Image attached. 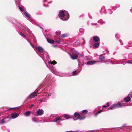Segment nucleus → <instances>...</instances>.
Wrapping results in <instances>:
<instances>
[{"label": "nucleus", "mask_w": 132, "mask_h": 132, "mask_svg": "<svg viewBox=\"0 0 132 132\" xmlns=\"http://www.w3.org/2000/svg\"><path fill=\"white\" fill-rule=\"evenodd\" d=\"M35 47L37 50L40 52L39 53H38V52H36V53L43 59L46 63L45 61L47 60H49V59L48 53L45 52L44 49L41 46H36Z\"/></svg>", "instance_id": "obj_1"}, {"label": "nucleus", "mask_w": 132, "mask_h": 132, "mask_svg": "<svg viewBox=\"0 0 132 132\" xmlns=\"http://www.w3.org/2000/svg\"><path fill=\"white\" fill-rule=\"evenodd\" d=\"M59 16L62 20L66 21L69 18V15L68 12L64 10L59 12Z\"/></svg>", "instance_id": "obj_2"}, {"label": "nucleus", "mask_w": 132, "mask_h": 132, "mask_svg": "<svg viewBox=\"0 0 132 132\" xmlns=\"http://www.w3.org/2000/svg\"><path fill=\"white\" fill-rule=\"evenodd\" d=\"M16 23L17 26L21 30H24L25 33H26L27 32H29L30 31L25 26L22 25L19 22H17Z\"/></svg>", "instance_id": "obj_3"}, {"label": "nucleus", "mask_w": 132, "mask_h": 132, "mask_svg": "<svg viewBox=\"0 0 132 132\" xmlns=\"http://www.w3.org/2000/svg\"><path fill=\"white\" fill-rule=\"evenodd\" d=\"M20 11L22 12V13L23 15L27 19H28L31 17L30 14L27 13L26 10L23 9L22 7H20V6H18Z\"/></svg>", "instance_id": "obj_4"}, {"label": "nucleus", "mask_w": 132, "mask_h": 132, "mask_svg": "<svg viewBox=\"0 0 132 132\" xmlns=\"http://www.w3.org/2000/svg\"><path fill=\"white\" fill-rule=\"evenodd\" d=\"M74 116L75 117L76 119L74 118L75 120H76L78 119H80L81 120L84 119L85 117H81L80 115L77 112H75L74 114Z\"/></svg>", "instance_id": "obj_5"}, {"label": "nucleus", "mask_w": 132, "mask_h": 132, "mask_svg": "<svg viewBox=\"0 0 132 132\" xmlns=\"http://www.w3.org/2000/svg\"><path fill=\"white\" fill-rule=\"evenodd\" d=\"M79 55V53L77 52H75L72 55H70L71 58L73 60L76 59L77 58Z\"/></svg>", "instance_id": "obj_6"}, {"label": "nucleus", "mask_w": 132, "mask_h": 132, "mask_svg": "<svg viewBox=\"0 0 132 132\" xmlns=\"http://www.w3.org/2000/svg\"><path fill=\"white\" fill-rule=\"evenodd\" d=\"M37 92L34 91V92L31 93L28 97L29 98H34L35 96L37 94Z\"/></svg>", "instance_id": "obj_7"}, {"label": "nucleus", "mask_w": 132, "mask_h": 132, "mask_svg": "<svg viewBox=\"0 0 132 132\" xmlns=\"http://www.w3.org/2000/svg\"><path fill=\"white\" fill-rule=\"evenodd\" d=\"M44 111L41 109H39L36 112V113L38 115L40 116L43 114Z\"/></svg>", "instance_id": "obj_8"}, {"label": "nucleus", "mask_w": 132, "mask_h": 132, "mask_svg": "<svg viewBox=\"0 0 132 132\" xmlns=\"http://www.w3.org/2000/svg\"><path fill=\"white\" fill-rule=\"evenodd\" d=\"M46 66L51 71L52 73L55 74V73H56V71L55 69L54 68V67L52 66V67L50 68L49 67L48 65L46 64Z\"/></svg>", "instance_id": "obj_9"}, {"label": "nucleus", "mask_w": 132, "mask_h": 132, "mask_svg": "<svg viewBox=\"0 0 132 132\" xmlns=\"http://www.w3.org/2000/svg\"><path fill=\"white\" fill-rule=\"evenodd\" d=\"M101 61H90L88 62H87L86 63V64L88 65H91L93 64H94L96 62H101Z\"/></svg>", "instance_id": "obj_10"}, {"label": "nucleus", "mask_w": 132, "mask_h": 132, "mask_svg": "<svg viewBox=\"0 0 132 132\" xmlns=\"http://www.w3.org/2000/svg\"><path fill=\"white\" fill-rule=\"evenodd\" d=\"M100 12V13L101 14L103 13L106 14V10L105 9V7L104 6L102 7Z\"/></svg>", "instance_id": "obj_11"}, {"label": "nucleus", "mask_w": 132, "mask_h": 132, "mask_svg": "<svg viewBox=\"0 0 132 132\" xmlns=\"http://www.w3.org/2000/svg\"><path fill=\"white\" fill-rule=\"evenodd\" d=\"M93 39L96 42H98L100 40L99 37L97 36H95L93 37Z\"/></svg>", "instance_id": "obj_12"}, {"label": "nucleus", "mask_w": 132, "mask_h": 132, "mask_svg": "<svg viewBox=\"0 0 132 132\" xmlns=\"http://www.w3.org/2000/svg\"><path fill=\"white\" fill-rule=\"evenodd\" d=\"M11 116L12 118L14 119L16 118L18 116V115L17 113H14L11 114Z\"/></svg>", "instance_id": "obj_13"}, {"label": "nucleus", "mask_w": 132, "mask_h": 132, "mask_svg": "<svg viewBox=\"0 0 132 132\" xmlns=\"http://www.w3.org/2000/svg\"><path fill=\"white\" fill-rule=\"evenodd\" d=\"M124 100L125 102H128L131 100L130 97H127L124 99Z\"/></svg>", "instance_id": "obj_14"}, {"label": "nucleus", "mask_w": 132, "mask_h": 132, "mask_svg": "<svg viewBox=\"0 0 132 132\" xmlns=\"http://www.w3.org/2000/svg\"><path fill=\"white\" fill-rule=\"evenodd\" d=\"M115 105L116 108L121 107L124 106L123 104H122L120 102H119L117 103Z\"/></svg>", "instance_id": "obj_15"}, {"label": "nucleus", "mask_w": 132, "mask_h": 132, "mask_svg": "<svg viewBox=\"0 0 132 132\" xmlns=\"http://www.w3.org/2000/svg\"><path fill=\"white\" fill-rule=\"evenodd\" d=\"M7 118H4L0 120V125L3 124L5 123L7 121H5V120Z\"/></svg>", "instance_id": "obj_16"}, {"label": "nucleus", "mask_w": 132, "mask_h": 132, "mask_svg": "<svg viewBox=\"0 0 132 132\" xmlns=\"http://www.w3.org/2000/svg\"><path fill=\"white\" fill-rule=\"evenodd\" d=\"M100 44V42L95 43L93 45V47L94 48H96L98 47Z\"/></svg>", "instance_id": "obj_17"}, {"label": "nucleus", "mask_w": 132, "mask_h": 132, "mask_svg": "<svg viewBox=\"0 0 132 132\" xmlns=\"http://www.w3.org/2000/svg\"><path fill=\"white\" fill-rule=\"evenodd\" d=\"M47 41L50 43L52 44L55 42V41L54 40H51L50 39L47 38Z\"/></svg>", "instance_id": "obj_18"}, {"label": "nucleus", "mask_w": 132, "mask_h": 132, "mask_svg": "<svg viewBox=\"0 0 132 132\" xmlns=\"http://www.w3.org/2000/svg\"><path fill=\"white\" fill-rule=\"evenodd\" d=\"M61 119V118L60 117H58L56 118L53 121L55 122H57V121Z\"/></svg>", "instance_id": "obj_19"}, {"label": "nucleus", "mask_w": 132, "mask_h": 132, "mask_svg": "<svg viewBox=\"0 0 132 132\" xmlns=\"http://www.w3.org/2000/svg\"><path fill=\"white\" fill-rule=\"evenodd\" d=\"M48 62L49 64H50L51 65H54L57 63V62L54 60L52 62L49 61Z\"/></svg>", "instance_id": "obj_20"}, {"label": "nucleus", "mask_w": 132, "mask_h": 132, "mask_svg": "<svg viewBox=\"0 0 132 132\" xmlns=\"http://www.w3.org/2000/svg\"><path fill=\"white\" fill-rule=\"evenodd\" d=\"M105 58V56L102 54H101L100 55L99 59L100 60H103Z\"/></svg>", "instance_id": "obj_21"}, {"label": "nucleus", "mask_w": 132, "mask_h": 132, "mask_svg": "<svg viewBox=\"0 0 132 132\" xmlns=\"http://www.w3.org/2000/svg\"><path fill=\"white\" fill-rule=\"evenodd\" d=\"M116 108V105L113 104L110 106L109 109H110L112 110L115 109Z\"/></svg>", "instance_id": "obj_22"}, {"label": "nucleus", "mask_w": 132, "mask_h": 132, "mask_svg": "<svg viewBox=\"0 0 132 132\" xmlns=\"http://www.w3.org/2000/svg\"><path fill=\"white\" fill-rule=\"evenodd\" d=\"M98 22L100 23L105 24V21H103L102 19H100L98 21Z\"/></svg>", "instance_id": "obj_23"}, {"label": "nucleus", "mask_w": 132, "mask_h": 132, "mask_svg": "<svg viewBox=\"0 0 132 132\" xmlns=\"http://www.w3.org/2000/svg\"><path fill=\"white\" fill-rule=\"evenodd\" d=\"M79 31L80 33L82 34V35L84 31V29L82 28H80L79 29Z\"/></svg>", "instance_id": "obj_24"}, {"label": "nucleus", "mask_w": 132, "mask_h": 132, "mask_svg": "<svg viewBox=\"0 0 132 132\" xmlns=\"http://www.w3.org/2000/svg\"><path fill=\"white\" fill-rule=\"evenodd\" d=\"M68 36V35L67 34H64L61 35L60 37L62 38H63L67 37Z\"/></svg>", "instance_id": "obj_25"}, {"label": "nucleus", "mask_w": 132, "mask_h": 132, "mask_svg": "<svg viewBox=\"0 0 132 132\" xmlns=\"http://www.w3.org/2000/svg\"><path fill=\"white\" fill-rule=\"evenodd\" d=\"M31 113V112L30 111H28L24 113V115L26 116H28L30 115Z\"/></svg>", "instance_id": "obj_26"}, {"label": "nucleus", "mask_w": 132, "mask_h": 132, "mask_svg": "<svg viewBox=\"0 0 132 132\" xmlns=\"http://www.w3.org/2000/svg\"><path fill=\"white\" fill-rule=\"evenodd\" d=\"M15 1L16 5L17 6H20V1H18L17 0H15Z\"/></svg>", "instance_id": "obj_27"}, {"label": "nucleus", "mask_w": 132, "mask_h": 132, "mask_svg": "<svg viewBox=\"0 0 132 132\" xmlns=\"http://www.w3.org/2000/svg\"><path fill=\"white\" fill-rule=\"evenodd\" d=\"M19 34L20 35L23 37H26L25 35L21 32H20L19 33Z\"/></svg>", "instance_id": "obj_28"}, {"label": "nucleus", "mask_w": 132, "mask_h": 132, "mask_svg": "<svg viewBox=\"0 0 132 132\" xmlns=\"http://www.w3.org/2000/svg\"><path fill=\"white\" fill-rule=\"evenodd\" d=\"M108 13L110 14H111L112 13V11L110 9H109L108 10Z\"/></svg>", "instance_id": "obj_29"}, {"label": "nucleus", "mask_w": 132, "mask_h": 132, "mask_svg": "<svg viewBox=\"0 0 132 132\" xmlns=\"http://www.w3.org/2000/svg\"><path fill=\"white\" fill-rule=\"evenodd\" d=\"M32 120L34 122H37V120L35 117H33L32 118Z\"/></svg>", "instance_id": "obj_30"}, {"label": "nucleus", "mask_w": 132, "mask_h": 132, "mask_svg": "<svg viewBox=\"0 0 132 132\" xmlns=\"http://www.w3.org/2000/svg\"><path fill=\"white\" fill-rule=\"evenodd\" d=\"M126 63L132 64V60H129L126 62Z\"/></svg>", "instance_id": "obj_31"}, {"label": "nucleus", "mask_w": 132, "mask_h": 132, "mask_svg": "<svg viewBox=\"0 0 132 132\" xmlns=\"http://www.w3.org/2000/svg\"><path fill=\"white\" fill-rule=\"evenodd\" d=\"M27 40L28 41V42H29L30 45L33 47V48L34 49H35V47L32 44L31 42H30L28 41V40Z\"/></svg>", "instance_id": "obj_32"}, {"label": "nucleus", "mask_w": 132, "mask_h": 132, "mask_svg": "<svg viewBox=\"0 0 132 132\" xmlns=\"http://www.w3.org/2000/svg\"><path fill=\"white\" fill-rule=\"evenodd\" d=\"M116 38L117 39H119L120 38V35L118 34H116Z\"/></svg>", "instance_id": "obj_33"}, {"label": "nucleus", "mask_w": 132, "mask_h": 132, "mask_svg": "<svg viewBox=\"0 0 132 132\" xmlns=\"http://www.w3.org/2000/svg\"><path fill=\"white\" fill-rule=\"evenodd\" d=\"M103 110H100L99 111H98V112H97L96 113L95 115V116H97V115H98V114L100 113H101V112H102V111Z\"/></svg>", "instance_id": "obj_34"}, {"label": "nucleus", "mask_w": 132, "mask_h": 132, "mask_svg": "<svg viewBox=\"0 0 132 132\" xmlns=\"http://www.w3.org/2000/svg\"><path fill=\"white\" fill-rule=\"evenodd\" d=\"M56 42L57 43H60L61 42V39H59L58 40H56V41H55V42Z\"/></svg>", "instance_id": "obj_35"}, {"label": "nucleus", "mask_w": 132, "mask_h": 132, "mask_svg": "<svg viewBox=\"0 0 132 132\" xmlns=\"http://www.w3.org/2000/svg\"><path fill=\"white\" fill-rule=\"evenodd\" d=\"M69 115H67V114H66V115H65L64 116V117L65 118H66L67 119H68L69 118Z\"/></svg>", "instance_id": "obj_36"}, {"label": "nucleus", "mask_w": 132, "mask_h": 132, "mask_svg": "<svg viewBox=\"0 0 132 132\" xmlns=\"http://www.w3.org/2000/svg\"><path fill=\"white\" fill-rule=\"evenodd\" d=\"M56 34L57 35H59L61 34V31H56Z\"/></svg>", "instance_id": "obj_37"}, {"label": "nucleus", "mask_w": 132, "mask_h": 132, "mask_svg": "<svg viewBox=\"0 0 132 132\" xmlns=\"http://www.w3.org/2000/svg\"><path fill=\"white\" fill-rule=\"evenodd\" d=\"M82 113H86L88 112L87 110H82Z\"/></svg>", "instance_id": "obj_38"}, {"label": "nucleus", "mask_w": 132, "mask_h": 132, "mask_svg": "<svg viewBox=\"0 0 132 132\" xmlns=\"http://www.w3.org/2000/svg\"><path fill=\"white\" fill-rule=\"evenodd\" d=\"M16 108V107H14V108H9L8 109V110H10L12 109H15Z\"/></svg>", "instance_id": "obj_39"}, {"label": "nucleus", "mask_w": 132, "mask_h": 132, "mask_svg": "<svg viewBox=\"0 0 132 132\" xmlns=\"http://www.w3.org/2000/svg\"><path fill=\"white\" fill-rule=\"evenodd\" d=\"M91 24L92 25H97V23H92Z\"/></svg>", "instance_id": "obj_40"}, {"label": "nucleus", "mask_w": 132, "mask_h": 132, "mask_svg": "<svg viewBox=\"0 0 132 132\" xmlns=\"http://www.w3.org/2000/svg\"><path fill=\"white\" fill-rule=\"evenodd\" d=\"M43 5L44 6H45V7L48 6V5H46L45 3L44 4H43Z\"/></svg>", "instance_id": "obj_41"}, {"label": "nucleus", "mask_w": 132, "mask_h": 132, "mask_svg": "<svg viewBox=\"0 0 132 132\" xmlns=\"http://www.w3.org/2000/svg\"><path fill=\"white\" fill-rule=\"evenodd\" d=\"M119 41L121 43V45H123V43H122V40H119Z\"/></svg>", "instance_id": "obj_42"}, {"label": "nucleus", "mask_w": 132, "mask_h": 132, "mask_svg": "<svg viewBox=\"0 0 132 132\" xmlns=\"http://www.w3.org/2000/svg\"><path fill=\"white\" fill-rule=\"evenodd\" d=\"M76 72V71H74L73 72V74H75V72Z\"/></svg>", "instance_id": "obj_43"}, {"label": "nucleus", "mask_w": 132, "mask_h": 132, "mask_svg": "<svg viewBox=\"0 0 132 132\" xmlns=\"http://www.w3.org/2000/svg\"><path fill=\"white\" fill-rule=\"evenodd\" d=\"M120 7V5H118L116 7H115L116 8L117 7L118 8H119Z\"/></svg>", "instance_id": "obj_44"}, {"label": "nucleus", "mask_w": 132, "mask_h": 132, "mask_svg": "<svg viewBox=\"0 0 132 132\" xmlns=\"http://www.w3.org/2000/svg\"><path fill=\"white\" fill-rule=\"evenodd\" d=\"M107 106L108 107L109 106V103L108 102L107 103Z\"/></svg>", "instance_id": "obj_45"}, {"label": "nucleus", "mask_w": 132, "mask_h": 132, "mask_svg": "<svg viewBox=\"0 0 132 132\" xmlns=\"http://www.w3.org/2000/svg\"><path fill=\"white\" fill-rule=\"evenodd\" d=\"M88 16H89V18L90 19L92 18V16H91L89 14H88Z\"/></svg>", "instance_id": "obj_46"}, {"label": "nucleus", "mask_w": 132, "mask_h": 132, "mask_svg": "<svg viewBox=\"0 0 132 132\" xmlns=\"http://www.w3.org/2000/svg\"><path fill=\"white\" fill-rule=\"evenodd\" d=\"M43 1H43V2L44 3V2H47V0H43Z\"/></svg>", "instance_id": "obj_47"}, {"label": "nucleus", "mask_w": 132, "mask_h": 132, "mask_svg": "<svg viewBox=\"0 0 132 132\" xmlns=\"http://www.w3.org/2000/svg\"><path fill=\"white\" fill-rule=\"evenodd\" d=\"M33 104H32L29 107L30 108H31L32 107L34 106Z\"/></svg>", "instance_id": "obj_48"}, {"label": "nucleus", "mask_w": 132, "mask_h": 132, "mask_svg": "<svg viewBox=\"0 0 132 132\" xmlns=\"http://www.w3.org/2000/svg\"><path fill=\"white\" fill-rule=\"evenodd\" d=\"M103 107H108V106H106L105 105H104L103 106Z\"/></svg>", "instance_id": "obj_49"}, {"label": "nucleus", "mask_w": 132, "mask_h": 132, "mask_svg": "<svg viewBox=\"0 0 132 132\" xmlns=\"http://www.w3.org/2000/svg\"><path fill=\"white\" fill-rule=\"evenodd\" d=\"M114 59H113V58H112L110 60H111V61H113V60Z\"/></svg>", "instance_id": "obj_50"}, {"label": "nucleus", "mask_w": 132, "mask_h": 132, "mask_svg": "<svg viewBox=\"0 0 132 132\" xmlns=\"http://www.w3.org/2000/svg\"><path fill=\"white\" fill-rule=\"evenodd\" d=\"M52 3V1L50 2H48V3Z\"/></svg>", "instance_id": "obj_51"}, {"label": "nucleus", "mask_w": 132, "mask_h": 132, "mask_svg": "<svg viewBox=\"0 0 132 132\" xmlns=\"http://www.w3.org/2000/svg\"><path fill=\"white\" fill-rule=\"evenodd\" d=\"M130 11L131 12H132V9H130Z\"/></svg>", "instance_id": "obj_52"}, {"label": "nucleus", "mask_w": 132, "mask_h": 132, "mask_svg": "<svg viewBox=\"0 0 132 132\" xmlns=\"http://www.w3.org/2000/svg\"><path fill=\"white\" fill-rule=\"evenodd\" d=\"M40 101L41 102H42L43 101V100H40Z\"/></svg>", "instance_id": "obj_53"}, {"label": "nucleus", "mask_w": 132, "mask_h": 132, "mask_svg": "<svg viewBox=\"0 0 132 132\" xmlns=\"http://www.w3.org/2000/svg\"><path fill=\"white\" fill-rule=\"evenodd\" d=\"M106 62H105V61H104V62H103L104 63H106Z\"/></svg>", "instance_id": "obj_54"}, {"label": "nucleus", "mask_w": 132, "mask_h": 132, "mask_svg": "<svg viewBox=\"0 0 132 132\" xmlns=\"http://www.w3.org/2000/svg\"><path fill=\"white\" fill-rule=\"evenodd\" d=\"M110 61V60H108V61Z\"/></svg>", "instance_id": "obj_55"}, {"label": "nucleus", "mask_w": 132, "mask_h": 132, "mask_svg": "<svg viewBox=\"0 0 132 132\" xmlns=\"http://www.w3.org/2000/svg\"><path fill=\"white\" fill-rule=\"evenodd\" d=\"M60 76L63 77V76Z\"/></svg>", "instance_id": "obj_56"}, {"label": "nucleus", "mask_w": 132, "mask_h": 132, "mask_svg": "<svg viewBox=\"0 0 132 132\" xmlns=\"http://www.w3.org/2000/svg\"><path fill=\"white\" fill-rule=\"evenodd\" d=\"M131 98H132V95H131Z\"/></svg>", "instance_id": "obj_57"}, {"label": "nucleus", "mask_w": 132, "mask_h": 132, "mask_svg": "<svg viewBox=\"0 0 132 132\" xmlns=\"http://www.w3.org/2000/svg\"><path fill=\"white\" fill-rule=\"evenodd\" d=\"M82 39H83V40L84 41V39L83 38H82Z\"/></svg>", "instance_id": "obj_58"}, {"label": "nucleus", "mask_w": 132, "mask_h": 132, "mask_svg": "<svg viewBox=\"0 0 132 132\" xmlns=\"http://www.w3.org/2000/svg\"><path fill=\"white\" fill-rule=\"evenodd\" d=\"M21 1V0H19V1Z\"/></svg>", "instance_id": "obj_59"}, {"label": "nucleus", "mask_w": 132, "mask_h": 132, "mask_svg": "<svg viewBox=\"0 0 132 132\" xmlns=\"http://www.w3.org/2000/svg\"><path fill=\"white\" fill-rule=\"evenodd\" d=\"M112 64H113V63H112Z\"/></svg>", "instance_id": "obj_60"}, {"label": "nucleus", "mask_w": 132, "mask_h": 132, "mask_svg": "<svg viewBox=\"0 0 132 132\" xmlns=\"http://www.w3.org/2000/svg\"><path fill=\"white\" fill-rule=\"evenodd\" d=\"M1 116V114H0V116Z\"/></svg>", "instance_id": "obj_61"}]
</instances>
